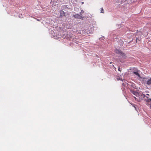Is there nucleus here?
Returning a JSON list of instances; mask_svg holds the SVG:
<instances>
[{"label": "nucleus", "instance_id": "nucleus-1", "mask_svg": "<svg viewBox=\"0 0 151 151\" xmlns=\"http://www.w3.org/2000/svg\"><path fill=\"white\" fill-rule=\"evenodd\" d=\"M141 93V95H137V96L138 98H139V100H141L143 98H144L145 97V96L143 94L141 93ZM134 97L135 98V99H138V98H136L135 97Z\"/></svg>", "mask_w": 151, "mask_h": 151}, {"label": "nucleus", "instance_id": "nucleus-2", "mask_svg": "<svg viewBox=\"0 0 151 151\" xmlns=\"http://www.w3.org/2000/svg\"><path fill=\"white\" fill-rule=\"evenodd\" d=\"M73 16L74 17V18L76 19H83L84 17L80 15V14H77L75 15H73Z\"/></svg>", "mask_w": 151, "mask_h": 151}, {"label": "nucleus", "instance_id": "nucleus-3", "mask_svg": "<svg viewBox=\"0 0 151 151\" xmlns=\"http://www.w3.org/2000/svg\"><path fill=\"white\" fill-rule=\"evenodd\" d=\"M130 91L134 95L136 96V97L137 96V95H139L140 96L142 94L138 93L136 91H135L132 90H131Z\"/></svg>", "mask_w": 151, "mask_h": 151}, {"label": "nucleus", "instance_id": "nucleus-4", "mask_svg": "<svg viewBox=\"0 0 151 151\" xmlns=\"http://www.w3.org/2000/svg\"><path fill=\"white\" fill-rule=\"evenodd\" d=\"M136 71H133V73L136 75L137 76H138L139 78H140V76L139 72V71L138 70H136Z\"/></svg>", "mask_w": 151, "mask_h": 151}, {"label": "nucleus", "instance_id": "nucleus-5", "mask_svg": "<svg viewBox=\"0 0 151 151\" xmlns=\"http://www.w3.org/2000/svg\"><path fill=\"white\" fill-rule=\"evenodd\" d=\"M60 17H65V12L62 11L61 10L60 12Z\"/></svg>", "mask_w": 151, "mask_h": 151}, {"label": "nucleus", "instance_id": "nucleus-6", "mask_svg": "<svg viewBox=\"0 0 151 151\" xmlns=\"http://www.w3.org/2000/svg\"><path fill=\"white\" fill-rule=\"evenodd\" d=\"M114 52L116 53L117 54H120L121 53L122 51L120 50H118L117 49H116L114 50Z\"/></svg>", "mask_w": 151, "mask_h": 151}, {"label": "nucleus", "instance_id": "nucleus-7", "mask_svg": "<svg viewBox=\"0 0 151 151\" xmlns=\"http://www.w3.org/2000/svg\"><path fill=\"white\" fill-rule=\"evenodd\" d=\"M120 55L123 58H125L126 57V54L122 52Z\"/></svg>", "mask_w": 151, "mask_h": 151}, {"label": "nucleus", "instance_id": "nucleus-8", "mask_svg": "<svg viewBox=\"0 0 151 151\" xmlns=\"http://www.w3.org/2000/svg\"><path fill=\"white\" fill-rule=\"evenodd\" d=\"M147 84L148 85L151 84V78H150L147 82Z\"/></svg>", "mask_w": 151, "mask_h": 151}, {"label": "nucleus", "instance_id": "nucleus-9", "mask_svg": "<svg viewBox=\"0 0 151 151\" xmlns=\"http://www.w3.org/2000/svg\"><path fill=\"white\" fill-rule=\"evenodd\" d=\"M131 87H132L133 88H136V86L134 83H132L130 85Z\"/></svg>", "mask_w": 151, "mask_h": 151}, {"label": "nucleus", "instance_id": "nucleus-10", "mask_svg": "<svg viewBox=\"0 0 151 151\" xmlns=\"http://www.w3.org/2000/svg\"><path fill=\"white\" fill-rule=\"evenodd\" d=\"M62 7L64 9H66V8H68L67 7V6L66 5H64L62 6Z\"/></svg>", "mask_w": 151, "mask_h": 151}, {"label": "nucleus", "instance_id": "nucleus-11", "mask_svg": "<svg viewBox=\"0 0 151 151\" xmlns=\"http://www.w3.org/2000/svg\"><path fill=\"white\" fill-rule=\"evenodd\" d=\"M101 13H104V10L103 9V8H101Z\"/></svg>", "mask_w": 151, "mask_h": 151}, {"label": "nucleus", "instance_id": "nucleus-12", "mask_svg": "<svg viewBox=\"0 0 151 151\" xmlns=\"http://www.w3.org/2000/svg\"><path fill=\"white\" fill-rule=\"evenodd\" d=\"M146 101L147 102H150L151 103V99H147V100Z\"/></svg>", "mask_w": 151, "mask_h": 151}, {"label": "nucleus", "instance_id": "nucleus-13", "mask_svg": "<svg viewBox=\"0 0 151 151\" xmlns=\"http://www.w3.org/2000/svg\"><path fill=\"white\" fill-rule=\"evenodd\" d=\"M83 13H84V11L82 10L81 11V12L80 13V15L81 16L82 15V14Z\"/></svg>", "mask_w": 151, "mask_h": 151}, {"label": "nucleus", "instance_id": "nucleus-14", "mask_svg": "<svg viewBox=\"0 0 151 151\" xmlns=\"http://www.w3.org/2000/svg\"><path fill=\"white\" fill-rule=\"evenodd\" d=\"M118 70L119 71H121L122 70V68H118Z\"/></svg>", "mask_w": 151, "mask_h": 151}, {"label": "nucleus", "instance_id": "nucleus-15", "mask_svg": "<svg viewBox=\"0 0 151 151\" xmlns=\"http://www.w3.org/2000/svg\"><path fill=\"white\" fill-rule=\"evenodd\" d=\"M136 70L137 69L135 68H134L133 69V70H134V71H136Z\"/></svg>", "mask_w": 151, "mask_h": 151}, {"label": "nucleus", "instance_id": "nucleus-16", "mask_svg": "<svg viewBox=\"0 0 151 151\" xmlns=\"http://www.w3.org/2000/svg\"><path fill=\"white\" fill-rule=\"evenodd\" d=\"M96 57H98H98H99L98 56V55H96Z\"/></svg>", "mask_w": 151, "mask_h": 151}, {"label": "nucleus", "instance_id": "nucleus-17", "mask_svg": "<svg viewBox=\"0 0 151 151\" xmlns=\"http://www.w3.org/2000/svg\"><path fill=\"white\" fill-rule=\"evenodd\" d=\"M83 3H84V2H82V4H83Z\"/></svg>", "mask_w": 151, "mask_h": 151}, {"label": "nucleus", "instance_id": "nucleus-18", "mask_svg": "<svg viewBox=\"0 0 151 151\" xmlns=\"http://www.w3.org/2000/svg\"><path fill=\"white\" fill-rule=\"evenodd\" d=\"M147 95H149V94H147Z\"/></svg>", "mask_w": 151, "mask_h": 151}, {"label": "nucleus", "instance_id": "nucleus-19", "mask_svg": "<svg viewBox=\"0 0 151 151\" xmlns=\"http://www.w3.org/2000/svg\"><path fill=\"white\" fill-rule=\"evenodd\" d=\"M150 107H151V105L150 106Z\"/></svg>", "mask_w": 151, "mask_h": 151}]
</instances>
